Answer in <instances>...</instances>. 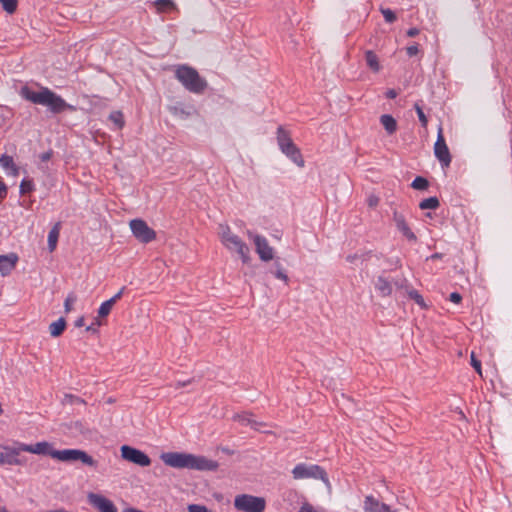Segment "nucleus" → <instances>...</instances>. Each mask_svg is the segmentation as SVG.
<instances>
[{
  "mask_svg": "<svg viewBox=\"0 0 512 512\" xmlns=\"http://www.w3.org/2000/svg\"><path fill=\"white\" fill-rule=\"evenodd\" d=\"M154 5L158 8L160 11H164L166 9H170L174 7V3L172 0H155Z\"/></svg>",
  "mask_w": 512,
  "mask_h": 512,
  "instance_id": "38",
  "label": "nucleus"
},
{
  "mask_svg": "<svg viewBox=\"0 0 512 512\" xmlns=\"http://www.w3.org/2000/svg\"><path fill=\"white\" fill-rule=\"evenodd\" d=\"M406 52H407V55H408L409 57H413V56L417 55V54H418V52H419L418 45H417V44H413V45H411V46H408V47L406 48Z\"/></svg>",
  "mask_w": 512,
  "mask_h": 512,
  "instance_id": "42",
  "label": "nucleus"
},
{
  "mask_svg": "<svg viewBox=\"0 0 512 512\" xmlns=\"http://www.w3.org/2000/svg\"><path fill=\"white\" fill-rule=\"evenodd\" d=\"M18 257L16 254L0 255V272L3 276L8 275L16 265Z\"/></svg>",
  "mask_w": 512,
  "mask_h": 512,
  "instance_id": "19",
  "label": "nucleus"
},
{
  "mask_svg": "<svg viewBox=\"0 0 512 512\" xmlns=\"http://www.w3.org/2000/svg\"><path fill=\"white\" fill-rule=\"evenodd\" d=\"M277 142L280 150L297 166L304 167V159L299 148L292 141L289 133L279 126L277 129Z\"/></svg>",
  "mask_w": 512,
  "mask_h": 512,
  "instance_id": "5",
  "label": "nucleus"
},
{
  "mask_svg": "<svg viewBox=\"0 0 512 512\" xmlns=\"http://www.w3.org/2000/svg\"><path fill=\"white\" fill-rule=\"evenodd\" d=\"M247 234L253 240L259 258L266 262L272 260L274 257L273 248L269 245L267 239L261 235L253 234L251 231H248Z\"/></svg>",
  "mask_w": 512,
  "mask_h": 512,
  "instance_id": "13",
  "label": "nucleus"
},
{
  "mask_svg": "<svg viewBox=\"0 0 512 512\" xmlns=\"http://www.w3.org/2000/svg\"><path fill=\"white\" fill-rule=\"evenodd\" d=\"M121 456L124 460L141 467H147L151 464V459L147 454L128 445H123L121 447Z\"/></svg>",
  "mask_w": 512,
  "mask_h": 512,
  "instance_id": "11",
  "label": "nucleus"
},
{
  "mask_svg": "<svg viewBox=\"0 0 512 512\" xmlns=\"http://www.w3.org/2000/svg\"><path fill=\"white\" fill-rule=\"evenodd\" d=\"M20 443L16 442L15 446H4V452H0V465H10V466H25L27 464V458L20 456V453L23 452L20 449Z\"/></svg>",
  "mask_w": 512,
  "mask_h": 512,
  "instance_id": "9",
  "label": "nucleus"
},
{
  "mask_svg": "<svg viewBox=\"0 0 512 512\" xmlns=\"http://www.w3.org/2000/svg\"><path fill=\"white\" fill-rule=\"evenodd\" d=\"M53 458L62 462L80 461L81 463L89 467L97 466V461L87 452L80 449L56 450V452L53 453Z\"/></svg>",
  "mask_w": 512,
  "mask_h": 512,
  "instance_id": "7",
  "label": "nucleus"
},
{
  "mask_svg": "<svg viewBox=\"0 0 512 512\" xmlns=\"http://www.w3.org/2000/svg\"><path fill=\"white\" fill-rule=\"evenodd\" d=\"M20 96L34 104L48 107L54 114H59L66 110H76L75 106L68 104L60 95L48 87H41L39 91H34L28 86H23L20 89Z\"/></svg>",
  "mask_w": 512,
  "mask_h": 512,
  "instance_id": "1",
  "label": "nucleus"
},
{
  "mask_svg": "<svg viewBox=\"0 0 512 512\" xmlns=\"http://www.w3.org/2000/svg\"><path fill=\"white\" fill-rule=\"evenodd\" d=\"M414 108L416 110V113L418 115L419 121L421 122V125L423 127H426L428 124V119L422 109V107L419 105V103H415Z\"/></svg>",
  "mask_w": 512,
  "mask_h": 512,
  "instance_id": "39",
  "label": "nucleus"
},
{
  "mask_svg": "<svg viewBox=\"0 0 512 512\" xmlns=\"http://www.w3.org/2000/svg\"><path fill=\"white\" fill-rule=\"evenodd\" d=\"M429 186V182L426 178L418 176L411 183V187L416 190H425Z\"/></svg>",
  "mask_w": 512,
  "mask_h": 512,
  "instance_id": "29",
  "label": "nucleus"
},
{
  "mask_svg": "<svg viewBox=\"0 0 512 512\" xmlns=\"http://www.w3.org/2000/svg\"><path fill=\"white\" fill-rule=\"evenodd\" d=\"M123 512H143V511L136 509V508H126L125 510H123Z\"/></svg>",
  "mask_w": 512,
  "mask_h": 512,
  "instance_id": "52",
  "label": "nucleus"
},
{
  "mask_svg": "<svg viewBox=\"0 0 512 512\" xmlns=\"http://www.w3.org/2000/svg\"><path fill=\"white\" fill-rule=\"evenodd\" d=\"M234 420L238 421L242 425L251 426L252 428L258 430L260 426H262V423L257 422L252 418L251 414L243 413V414H237L234 416Z\"/></svg>",
  "mask_w": 512,
  "mask_h": 512,
  "instance_id": "23",
  "label": "nucleus"
},
{
  "mask_svg": "<svg viewBox=\"0 0 512 512\" xmlns=\"http://www.w3.org/2000/svg\"><path fill=\"white\" fill-rule=\"evenodd\" d=\"M84 325V317H80L75 321L76 327H82Z\"/></svg>",
  "mask_w": 512,
  "mask_h": 512,
  "instance_id": "50",
  "label": "nucleus"
},
{
  "mask_svg": "<svg viewBox=\"0 0 512 512\" xmlns=\"http://www.w3.org/2000/svg\"><path fill=\"white\" fill-rule=\"evenodd\" d=\"M380 123L389 135H392L397 130V122L395 118L389 114H383L380 116Z\"/></svg>",
  "mask_w": 512,
  "mask_h": 512,
  "instance_id": "21",
  "label": "nucleus"
},
{
  "mask_svg": "<svg viewBox=\"0 0 512 512\" xmlns=\"http://www.w3.org/2000/svg\"><path fill=\"white\" fill-rule=\"evenodd\" d=\"M234 507L240 512H263L266 500L250 494H239L234 498Z\"/></svg>",
  "mask_w": 512,
  "mask_h": 512,
  "instance_id": "6",
  "label": "nucleus"
},
{
  "mask_svg": "<svg viewBox=\"0 0 512 512\" xmlns=\"http://www.w3.org/2000/svg\"><path fill=\"white\" fill-rule=\"evenodd\" d=\"M170 113L182 120L188 119L197 114V111L193 105L185 106L181 103H177L174 106L169 107Z\"/></svg>",
  "mask_w": 512,
  "mask_h": 512,
  "instance_id": "18",
  "label": "nucleus"
},
{
  "mask_svg": "<svg viewBox=\"0 0 512 512\" xmlns=\"http://www.w3.org/2000/svg\"><path fill=\"white\" fill-rule=\"evenodd\" d=\"M0 512H8V511L6 510V508L3 507V508H0Z\"/></svg>",
  "mask_w": 512,
  "mask_h": 512,
  "instance_id": "55",
  "label": "nucleus"
},
{
  "mask_svg": "<svg viewBox=\"0 0 512 512\" xmlns=\"http://www.w3.org/2000/svg\"><path fill=\"white\" fill-rule=\"evenodd\" d=\"M86 331L96 333L97 328L92 324V325L86 327Z\"/></svg>",
  "mask_w": 512,
  "mask_h": 512,
  "instance_id": "51",
  "label": "nucleus"
},
{
  "mask_svg": "<svg viewBox=\"0 0 512 512\" xmlns=\"http://www.w3.org/2000/svg\"><path fill=\"white\" fill-rule=\"evenodd\" d=\"M276 270L275 271H271V273L277 278V279H280L282 281H284L286 284H288V276L287 274L284 272L281 264L279 262H276L274 264Z\"/></svg>",
  "mask_w": 512,
  "mask_h": 512,
  "instance_id": "32",
  "label": "nucleus"
},
{
  "mask_svg": "<svg viewBox=\"0 0 512 512\" xmlns=\"http://www.w3.org/2000/svg\"><path fill=\"white\" fill-rule=\"evenodd\" d=\"M434 154L443 168L449 167L451 163V155L441 127L438 129L437 139L434 144Z\"/></svg>",
  "mask_w": 512,
  "mask_h": 512,
  "instance_id": "12",
  "label": "nucleus"
},
{
  "mask_svg": "<svg viewBox=\"0 0 512 512\" xmlns=\"http://www.w3.org/2000/svg\"><path fill=\"white\" fill-rule=\"evenodd\" d=\"M113 305H114V304H113L111 301H109V300L104 301V302L100 305V307H99V309H98V315H99V317H106V316H108V315H109V313L111 312V309H112Z\"/></svg>",
  "mask_w": 512,
  "mask_h": 512,
  "instance_id": "34",
  "label": "nucleus"
},
{
  "mask_svg": "<svg viewBox=\"0 0 512 512\" xmlns=\"http://www.w3.org/2000/svg\"><path fill=\"white\" fill-rule=\"evenodd\" d=\"M365 60L367 66L373 71V72H379L380 71V63L378 56L372 51L368 50L365 52Z\"/></svg>",
  "mask_w": 512,
  "mask_h": 512,
  "instance_id": "24",
  "label": "nucleus"
},
{
  "mask_svg": "<svg viewBox=\"0 0 512 512\" xmlns=\"http://www.w3.org/2000/svg\"><path fill=\"white\" fill-rule=\"evenodd\" d=\"M0 164L4 168H13L16 170L15 163L12 156H9L7 154H3L0 157Z\"/></svg>",
  "mask_w": 512,
  "mask_h": 512,
  "instance_id": "37",
  "label": "nucleus"
},
{
  "mask_svg": "<svg viewBox=\"0 0 512 512\" xmlns=\"http://www.w3.org/2000/svg\"><path fill=\"white\" fill-rule=\"evenodd\" d=\"M66 327V321L64 318H59L57 321L52 322L49 325V332L52 337L60 336Z\"/></svg>",
  "mask_w": 512,
  "mask_h": 512,
  "instance_id": "25",
  "label": "nucleus"
},
{
  "mask_svg": "<svg viewBox=\"0 0 512 512\" xmlns=\"http://www.w3.org/2000/svg\"><path fill=\"white\" fill-rule=\"evenodd\" d=\"M406 34H407L408 37H415V36H417L419 34V29L415 28V27L410 28V29L407 30Z\"/></svg>",
  "mask_w": 512,
  "mask_h": 512,
  "instance_id": "46",
  "label": "nucleus"
},
{
  "mask_svg": "<svg viewBox=\"0 0 512 512\" xmlns=\"http://www.w3.org/2000/svg\"><path fill=\"white\" fill-rule=\"evenodd\" d=\"M77 301V296L74 293H69L64 302V309L66 313H69L73 309L74 303Z\"/></svg>",
  "mask_w": 512,
  "mask_h": 512,
  "instance_id": "35",
  "label": "nucleus"
},
{
  "mask_svg": "<svg viewBox=\"0 0 512 512\" xmlns=\"http://www.w3.org/2000/svg\"><path fill=\"white\" fill-rule=\"evenodd\" d=\"M393 221L399 232L403 234L409 241L416 242L417 237L414 232L408 226L406 221V217L403 213L397 211L396 209L393 211Z\"/></svg>",
  "mask_w": 512,
  "mask_h": 512,
  "instance_id": "15",
  "label": "nucleus"
},
{
  "mask_svg": "<svg viewBox=\"0 0 512 512\" xmlns=\"http://www.w3.org/2000/svg\"><path fill=\"white\" fill-rule=\"evenodd\" d=\"M161 460L173 468H188L199 471H215L219 467L218 462L204 456H196L189 453L166 452L160 456Z\"/></svg>",
  "mask_w": 512,
  "mask_h": 512,
  "instance_id": "2",
  "label": "nucleus"
},
{
  "mask_svg": "<svg viewBox=\"0 0 512 512\" xmlns=\"http://www.w3.org/2000/svg\"><path fill=\"white\" fill-rule=\"evenodd\" d=\"M397 95H398V93H397V92H396V90H394V89H389V90L386 92V97H387L388 99H394V98H396V97H397Z\"/></svg>",
  "mask_w": 512,
  "mask_h": 512,
  "instance_id": "49",
  "label": "nucleus"
},
{
  "mask_svg": "<svg viewBox=\"0 0 512 512\" xmlns=\"http://www.w3.org/2000/svg\"><path fill=\"white\" fill-rule=\"evenodd\" d=\"M175 77L188 91L201 94L207 88V81L202 78L196 69L182 65L176 69Z\"/></svg>",
  "mask_w": 512,
  "mask_h": 512,
  "instance_id": "3",
  "label": "nucleus"
},
{
  "mask_svg": "<svg viewBox=\"0 0 512 512\" xmlns=\"http://www.w3.org/2000/svg\"><path fill=\"white\" fill-rule=\"evenodd\" d=\"M292 474L294 479L314 478L321 479L326 484L329 483L326 471L319 465L300 463L293 468Z\"/></svg>",
  "mask_w": 512,
  "mask_h": 512,
  "instance_id": "8",
  "label": "nucleus"
},
{
  "mask_svg": "<svg viewBox=\"0 0 512 512\" xmlns=\"http://www.w3.org/2000/svg\"><path fill=\"white\" fill-rule=\"evenodd\" d=\"M375 288L383 297L389 296L392 293L391 283L382 276H379L377 278Z\"/></svg>",
  "mask_w": 512,
  "mask_h": 512,
  "instance_id": "22",
  "label": "nucleus"
},
{
  "mask_svg": "<svg viewBox=\"0 0 512 512\" xmlns=\"http://www.w3.org/2000/svg\"><path fill=\"white\" fill-rule=\"evenodd\" d=\"M363 509L365 512H396L392 510L387 504L381 503L372 495L365 497Z\"/></svg>",
  "mask_w": 512,
  "mask_h": 512,
  "instance_id": "17",
  "label": "nucleus"
},
{
  "mask_svg": "<svg viewBox=\"0 0 512 512\" xmlns=\"http://www.w3.org/2000/svg\"><path fill=\"white\" fill-rule=\"evenodd\" d=\"M109 120L117 129H122L125 125L124 116L121 111H113L109 115Z\"/></svg>",
  "mask_w": 512,
  "mask_h": 512,
  "instance_id": "27",
  "label": "nucleus"
},
{
  "mask_svg": "<svg viewBox=\"0 0 512 512\" xmlns=\"http://www.w3.org/2000/svg\"><path fill=\"white\" fill-rule=\"evenodd\" d=\"M378 202H379V199L375 196H371L369 199H368V204L370 207H375L378 205Z\"/></svg>",
  "mask_w": 512,
  "mask_h": 512,
  "instance_id": "48",
  "label": "nucleus"
},
{
  "mask_svg": "<svg viewBox=\"0 0 512 512\" xmlns=\"http://www.w3.org/2000/svg\"><path fill=\"white\" fill-rule=\"evenodd\" d=\"M61 223L57 222L51 228L48 234V249L50 252H53L56 249L58 238L60 235Z\"/></svg>",
  "mask_w": 512,
  "mask_h": 512,
  "instance_id": "20",
  "label": "nucleus"
},
{
  "mask_svg": "<svg viewBox=\"0 0 512 512\" xmlns=\"http://www.w3.org/2000/svg\"><path fill=\"white\" fill-rule=\"evenodd\" d=\"M224 453L228 454V455H232L233 454V451L230 450L229 448L227 447H224L221 449Z\"/></svg>",
  "mask_w": 512,
  "mask_h": 512,
  "instance_id": "53",
  "label": "nucleus"
},
{
  "mask_svg": "<svg viewBox=\"0 0 512 512\" xmlns=\"http://www.w3.org/2000/svg\"><path fill=\"white\" fill-rule=\"evenodd\" d=\"M87 499L89 504L99 512H117V507L114 503L101 494L90 492L87 495Z\"/></svg>",
  "mask_w": 512,
  "mask_h": 512,
  "instance_id": "14",
  "label": "nucleus"
},
{
  "mask_svg": "<svg viewBox=\"0 0 512 512\" xmlns=\"http://www.w3.org/2000/svg\"><path fill=\"white\" fill-rule=\"evenodd\" d=\"M439 205H440V202H439L438 198L433 196V197H429V198L422 200L419 203V208L422 210H426V209L435 210L439 207Z\"/></svg>",
  "mask_w": 512,
  "mask_h": 512,
  "instance_id": "26",
  "label": "nucleus"
},
{
  "mask_svg": "<svg viewBox=\"0 0 512 512\" xmlns=\"http://www.w3.org/2000/svg\"><path fill=\"white\" fill-rule=\"evenodd\" d=\"M35 186L32 180L23 179L20 183V193L22 195L28 194L34 190Z\"/></svg>",
  "mask_w": 512,
  "mask_h": 512,
  "instance_id": "33",
  "label": "nucleus"
},
{
  "mask_svg": "<svg viewBox=\"0 0 512 512\" xmlns=\"http://www.w3.org/2000/svg\"><path fill=\"white\" fill-rule=\"evenodd\" d=\"M20 449H22L23 452H29L37 455H49L52 458L53 453L56 452L52 445L46 441L37 442L36 444H25L21 442Z\"/></svg>",
  "mask_w": 512,
  "mask_h": 512,
  "instance_id": "16",
  "label": "nucleus"
},
{
  "mask_svg": "<svg viewBox=\"0 0 512 512\" xmlns=\"http://www.w3.org/2000/svg\"><path fill=\"white\" fill-rule=\"evenodd\" d=\"M408 295L411 299H413L420 307L426 308V303L424 298L419 294L417 290H410Z\"/></svg>",
  "mask_w": 512,
  "mask_h": 512,
  "instance_id": "36",
  "label": "nucleus"
},
{
  "mask_svg": "<svg viewBox=\"0 0 512 512\" xmlns=\"http://www.w3.org/2000/svg\"><path fill=\"white\" fill-rule=\"evenodd\" d=\"M219 236L222 244L228 250L237 252L244 263L248 262L250 252L249 247L246 245L245 242L241 240V238L238 235L234 234L231 231L228 225H219Z\"/></svg>",
  "mask_w": 512,
  "mask_h": 512,
  "instance_id": "4",
  "label": "nucleus"
},
{
  "mask_svg": "<svg viewBox=\"0 0 512 512\" xmlns=\"http://www.w3.org/2000/svg\"><path fill=\"white\" fill-rule=\"evenodd\" d=\"M471 365L476 370V372L482 376V368H481V361L476 358V355L474 352L471 353Z\"/></svg>",
  "mask_w": 512,
  "mask_h": 512,
  "instance_id": "41",
  "label": "nucleus"
},
{
  "mask_svg": "<svg viewBox=\"0 0 512 512\" xmlns=\"http://www.w3.org/2000/svg\"><path fill=\"white\" fill-rule=\"evenodd\" d=\"M129 225L134 237L141 243L147 244L155 240L156 232L144 220L133 219Z\"/></svg>",
  "mask_w": 512,
  "mask_h": 512,
  "instance_id": "10",
  "label": "nucleus"
},
{
  "mask_svg": "<svg viewBox=\"0 0 512 512\" xmlns=\"http://www.w3.org/2000/svg\"><path fill=\"white\" fill-rule=\"evenodd\" d=\"M449 300L455 304H459L462 300V296L458 292H452L449 296Z\"/></svg>",
  "mask_w": 512,
  "mask_h": 512,
  "instance_id": "43",
  "label": "nucleus"
},
{
  "mask_svg": "<svg viewBox=\"0 0 512 512\" xmlns=\"http://www.w3.org/2000/svg\"><path fill=\"white\" fill-rule=\"evenodd\" d=\"M6 194H7V187L2 181H0V199L5 198Z\"/></svg>",
  "mask_w": 512,
  "mask_h": 512,
  "instance_id": "45",
  "label": "nucleus"
},
{
  "mask_svg": "<svg viewBox=\"0 0 512 512\" xmlns=\"http://www.w3.org/2000/svg\"><path fill=\"white\" fill-rule=\"evenodd\" d=\"M125 291V287H122L112 298L109 299L113 304H115L123 295Z\"/></svg>",
  "mask_w": 512,
  "mask_h": 512,
  "instance_id": "44",
  "label": "nucleus"
},
{
  "mask_svg": "<svg viewBox=\"0 0 512 512\" xmlns=\"http://www.w3.org/2000/svg\"><path fill=\"white\" fill-rule=\"evenodd\" d=\"M185 385H186V383H181V382L177 383V387H181V386H185Z\"/></svg>",
  "mask_w": 512,
  "mask_h": 512,
  "instance_id": "54",
  "label": "nucleus"
},
{
  "mask_svg": "<svg viewBox=\"0 0 512 512\" xmlns=\"http://www.w3.org/2000/svg\"><path fill=\"white\" fill-rule=\"evenodd\" d=\"M51 157H52V152L51 151L44 152V153H42L40 155V159L43 162H46V161L50 160Z\"/></svg>",
  "mask_w": 512,
  "mask_h": 512,
  "instance_id": "47",
  "label": "nucleus"
},
{
  "mask_svg": "<svg viewBox=\"0 0 512 512\" xmlns=\"http://www.w3.org/2000/svg\"><path fill=\"white\" fill-rule=\"evenodd\" d=\"M62 403L70 405H84L85 401L78 396L72 394H65Z\"/></svg>",
  "mask_w": 512,
  "mask_h": 512,
  "instance_id": "30",
  "label": "nucleus"
},
{
  "mask_svg": "<svg viewBox=\"0 0 512 512\" xmlns=\"http://www.w3.org/2000/svg\"><path fill=\"white\" fill-rule=\"evenodd\" d=\"M381 13H382L385 21L388 23H393L396 20L395 13L389 8L381 9Z\"/></svg>",
  "mask_w": 512,
  "mask_h": 512,
  "instance_id": "40",
  "label": "nucleus"
},
{
  "mask_svg": "<svg viewBox=\"0 0 512 512\" xmlns=\"http://www.w3.org/2000/svg\"><path fill=\"white\" fill-rule=\"evenodd\" d=\"M369 257H370L369 252H365V253H361V254L355 253V254L348 255L346 257V261L349 263L355 264V263H357V261H366L369 259Z\"/></svg>",
  "mask_w": 512,
  "mask_h": 512,
  "instance_id": "31",
  "label": "nucleus"
},
{
  "mask_svg": "<svg viewBox=\"0 0 512 512\" xmlns=\"http://www.w3.org/2000/svg\"><path fill=\"white\" fill-rule=\"evenodd\" d=\"M3 10L8 14H13L17 10L18 0H0Z\"/></svg>",
  "mask_w": 512,
  "mask_h": 512,
  "instance_id": "28",
  "label": "nucleus"
}]
</instances>
